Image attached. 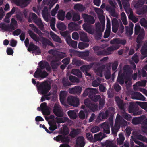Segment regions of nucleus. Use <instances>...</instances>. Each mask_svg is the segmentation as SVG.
Wrapping results in <instances>:
<instances>
[{
  "label": "nucleus",
  "mask_w": 147,
  "mask_h": 147,
  "mask_svg": "<svg viewBox=\"0 0 147 147\" xmlns=\"http://www.w3.org/2000/svg\"><path fill=\"white\" fill-rule=\"evenodd\" d=\"M98 91L96 89L88 88L85 90L82 96L85 97L88 95L92 101L96 102L101 98L99 95L96 94V93H98Z\"/></svg>",
  "instance_id": "obj_1"
},
{
  "label": "nucleus",
  "mask_w": 147,
  "mask_h": 147,
  "mask_svg": "<svg viewBox=\"0 0 147 147\" xmlns=\"http://www.w3.org/2000/svg\"><path fill=\"white\" fill-rule=\"evenodd\" d=\"M28 33L31 38L34 41L37 42H39L40 41L44 46L46 47L48 45L52 47H54L53 44L50 40L42 36L40 37V39L36 34L31 30Z\"/></svg>",
  "instance_id": "obj_2"
},
{
  "label": "nucleus",
  "mask_w": 147,
  "mask_h": 147,
  "mask_svg": "<svg viewBox=\"0 0 147 147\" xmlns=\"http://www.w3.org/2000/svg\"><path fill=\"white\" fill-rule=\"evenodd\" d=\"M146 118L144 115H142L138 117L134 118L132 120L133 124L137 125L141 124L142 130L144 132H147V118L145 119Z\"/></svg>",
  "instance_id": "obj_3"
},
{
  "label": "nucleus",
  "mask_w": 147,
  "mask_h": 147,
  "mask_svg": "<svg viewBox=\"0 0 147 147\" xmlns=\"http://www.w3.org/2000/svg\"><path fill=\"white\" fill-rule=\"evenodd\" d=\"M39 84V82H38L37 84V86L38 90L43 95L47 94L51 89V86L46 81L41 83L38 86V85Z\"/></svg>",
  "instance_id": "obj_4"
},
{
  "label": "nucleus",
  "mask_w": 147,
  "mask_h": 147,
  "mask_svg": "<svg viewBox=\"0 0 147 147\" xmlns=\"http://www.w3.org/2000/svg\"><path fill=\"white\" fill-rule=\"evenodd\" d=\"M79 100L77 97L70 96L67 98V103L70 105L77 107L79 105Z\"/></svg>",
  "instance_id": "obj_5"
},
{
  "label": "nucleus",
  "mask_w": 147,
  "mask_h": 147,
  "mask_svg": "<svg viewBox=\"0 0 147 147\" xmlns=\"http://www.w3.org/2000/svg\"><path fill=\"white\" fill-rule=\"evenodd\" d=\"M84 102L86 106L93 111H95L97 110V105L92 102L89 99L85 100Z\"/></svg>",
  "instance_id": "obj_6"
},
{
  "label": "nucleus",
  "mask_w": 147,
  "mask_h": 147,
  "mask_svg": "<svg viewBox=\"0 0 147 147\" xmlns=\"http://www.w3.org/2000/svg\"><path fill=\"white\" fill-rule=\"evenodd\" d=\"M48 75V73L45 71H42V70L40 69L37 68L34 74V76L35 78H44L47 76Z\"/></svg>",
  "instance_id": "obj_7"
},
{
  "label": "nucleus",
  "mask_w": 147,
  "mask_h": 147,
  "mask_svg": "<svg viewBox=\"0 0 147 147\" xmlns=\"http://www.w3.org/2000/svg\"><path fill=\"white\" fill-rule=\"evenodd\" d=\"M129 112L132 113L133 115H138L141 114V112L140 111H138L137 108L135 107L133 103L132 102L130 103L128 107Z\"/></svg>",
  "instance_id": "obj_8"
},
{
  "label": "nucleus",
  "mask_w": 147,
  "mask_h": 147,
  "mask_svg": "<svg viewBox=\"0 0 147 147\" xmlns=\"http://www.w3.org/2000/svg\"><path fill=\"white\" fill-rule=\"evenodd\" d=\"M13 2L18 6L23 8L30 4L31 2V0H13Z\"/></svg>",
  "instance_id": "obj_9"
},
{
  "label": "nucleus",
  "mask_w": 147,
  "mask_h": 147,
  "mask_svg": "<svg viewBox=\"0 0 147 147\" xmlns=\"http://www.w3.org/2000/svg\"><path fill=\"white\" fill-rule=\"evenodd\" d=\"M96 26L95 32L96 34V37L100 38L101 37L102 32L103 31L104 28L101 29V24L99 22H97L95 24Z\"/></svg>",
  "instance_id": "obj_10"
},
{
  "label": "nucleus",
  "mask_w": 147,
  "mask_h": 147,
  "mask_svg": "<svg viewBox=\"0 0 147 147\" xmlns=\"http://www.w3.org/2000/svg\"><path fill=\"white\" fill-rule=\"evenodd\" d=\"M123 74L125 76L129 78V77L132 74L133 70L132 68L128 65H125L123 67Z\"/></svg>",
  "instance_id": "obj_11"
},
{
  "label": "nucleus",
  "mask_w": 147,
  "mask_h": 147,
  "mask_svg": "<svg viewBox=\"0 0 147 147\" xmlns=\"http://www.w3.org/2000/svg\"><path fill=\"white\" fill-rule=\"evenodd\" d=\"M82 16L84 19V21L87 22L88 24H93L95 22V20L94 17L91 15L83 13L82 14Z\"/></svg>",
  "instance_id": "obj_12"
},
{
  "label": "nucleus",
  "mask_w": 147,
  "mask_h": 147,
  "mask_svg": "<svg viewBox=\"0 0 147 147\" xmlns=\"http://www.w3.org/2000/svg\"><path fill=\"white\" fill-rule=\"evenodd\" d=\"M53 113L57 117H62L63 114L62 111L61 110L59 105L55 104L53 107Z\"/></svg>",
  "instance_id": "obj_13"
},
{
  "label": "nucleus",
  "mask_w": 147,
  "mask_h": 147,
  "mask_svg": "<svg viewBox=\"0 0 147 147\" xmlns=\"http://www.w3.org/2000/svg\"><path fill=\"white\" fill-rule=\"evenodd\" d=\"M40 107L42 112L44 115H48L50 114V112L49 108L47 106L46 103H42L40 104Z\"/></svg>",
  "instance_id": "obj_14"
},
{
  "label": "nucleus",
  "mask_w": 147,
  "mask_h": 147,
  "mask_svg": "<svg viewBox=\"0 0 147 147\" xmlns=\"http://www.w3.org/2000/svg\"><path fill=\"white\" fill-rule=\"evenodd\" d=\"M110 121L105 122L100 125L101 129L104 133L109 134L110 133Z\"/></svg>",
  "instance_id": "obj_15"
},
{
  "label": "nucleus",
  "mask_w": 147,
  "mask_h": 147,
  "mask_svg": "<svg viewBox=\"0 0 147 147\" xmlns=\"http://www.w3.org/2000/svg\"><path fill=\"white\" fill-rule=\"evenodd\" d=\"M109 119L110 120V124L111 128L112 133L113 134H115L120 128V126L119 124L115 123L114 127L112 119Z\"/></svg>",
  "instance_id": "obj_16"
},
{
  "label": "nucleus",
  "mask_w": 147,
  "mask_h": 147,
  "mask_svg": "<svg viewBox=\"0 0 147 147\" xmlns=\"http://www.w3.org/2000/svg\"><path fill=\"white\" fill-rule=\"evenodd\" d=\"M100 47L98 46H95L93 47V49L94 53L98 56L107 55L106 51L105 49L99 50Z\"/></svg>",
  "instance_id": "obj_17"
},
{
  "label": "nucleus",
  "mask_w": 147,
  "mask_h": 147,
  "mask_svg": "<svg viewBox=\"0 0 147 147\" xmlns=\"http://www.w3.org/2000/svg\"><path fill=\"white\" fill-rule=\"evenodd\" d=\"M82 90V88L81 87L77 86L74 88H69V92L72 94H80Z\"/></svg>",
  "instance_id": "obj_18"
},
{
  "label": "nucleus",
  "mask_w": 147,
  "mask_h": 147,
  "mask_svg": "<svg viewBox=\"0 0 147 147\" xmlns=\"http://www.w3.org/2000/svg\"><path fill=\"white\" fill-rule=\"evenodd\" d=\"M132 99L139 100L142 101L145 100V97L141 94L138 92L133 93L131 94Z\"/></svg>",
  "instance_id": "obj_19"
},
{
  "label": "nucleus",
  "mask_w": 147,
  "mask_h": 147,
  "mask_svg": "<svg viewBox=\"0 0 147 147\" xmlns=\"http://www.w3.org/2000/svg\"><path fill=\"white\" fill-rule=\"evenodd\" d=\"M112 31L116 33L119 28V23L116 18H114L112 20Z\"/></svg>",
  "instance_id": "obj_20"
},
{
  "label": "nucleus",
  "mask_w": 147,
  "mask_h": 147,
  "mask_svg": "<svg viewBox=\"0 0 147 147\" xmlns=\"http://www.w3.org/2000/svg\"><path fill=\"white\" fill-rule=\"evenodd\" d=\"M116 7L111 6L109 5H107L106 7L107 11L109 12L111 16L113 17H117L118 15L116 13L115 8Z\"/></svg>",
  "instance_id": "obj_21"
},
{
  "label": "nucleus",
  "mask_w": 147,
  "mask_h": 147,
  "mask_svg": "<svg viewBox=\"0 0 147 147\" xmlns=\"http://www.w3.org/2000/svg\"><path fill=\"white\" fill-rule=\"evenodd\" d=\"M127 77L125 76L123 74L120 73L119 72L118 76V77L117 80V81L119 84L122 85L124 83V80L128 79Z\"/></svg>",
  "instance_id": "obj_22"
},
{
  "label": "nucleus",
  "mask_w": 147,
  "mask_h": 147,
  "mask_svg": "<svg viewBox=\"0 0 147 147\" xmlns=\"http://www.w3.org/2000/svg\"><path fill=\"white\" fill-rule=\"evenodd\" d=\"M76 144L80 147H83L85 144L84 137L82 136L78 137L76 140Z\"/></svg>",
  "instance_id": "obj_23"
},
{
  "label": "nucleus",
  "mask_w": 147,
  "mask_h": 147,
  "mask_svg": "<svg viewBox=\"0 0 147 147\" xmlns=\"http://www.w3.org/2000/svg\"><path fill=\"white\" fill-rule=\"evenodd\" d=\"M110 43L111 44H120L124 45L126 43V41L124 39L119 38H114L110 41Z\"/></svg>",
  "instance_id": "obj_24"
},
{
  "label": "nucleus",
  "mask_w": 147,
  "mask_h": 147,
  "mask_svg": "<svg viewBox=\"0 0 147 147\" xmlns=\"http://www.w3.org/2000/svg\"><path fill=\"white\" fill-rule=\"evenodd\" d=\"M79 34L80 39L81 41L86 42H89V40L88 38L87 35L86 33L83 31H80Z\"/></svg>",
  "instance_id": "obj_25"
},
{
  "label": "nucleus",
  "mask_w": 147,
  "mask_h": 147,
  "mask_svg": "<svg viewBox=\"0 0 147 147\" xmlns=\"http://www.w3.org/2000/svg\"><path fill=\"white\" fill-rule=\"evenodd\" d=\"M68 28L71 31L77 30L79 29V25L74 22H71L68 24Z\"/></svg>",
  "instance_id": "obj_26"
},
{
  "label": "nucleus",
  "mask_w": 147,
  "mask_h": 147,
  "mask_svg": "<svg viewBox=\"0 0 147 147\" xmlns=\"http://www.w3.org/2000/svg\"><path fill=\"white\" fill-rule=\"evenodd\" d=\"M94 63H90L89 65H83L80 67V69L85 73L88 72L94 65Z\"/></svg>",
  "instance_id": "obj_27"
},
{
  "label": "nucleus",
  "mask_w": 147,
  "mask_h": 147,
  "mask_svg": "<svg viewBox=\"0 0 147 147\" xmlns=\"http://www.w3.org/2000/svg\"><path fill=\"white\" fill-rule=\"evenodd\" d=\"M115 100L119 109L121 110L123 109L124 103L123 100L121 99L119 96H116Z\"/></svg>",
  "instance_id": "obj_28"
},
{
  "label": "nucleus",
  "mask_w": 147,
  "mask_h": 147,
  "mask_svg": "<svg viewBox=\"0 0 147 147\" xmlns=\"http://www.w3.org/2000/svg\"><path fill=\"white\" fill-rule=\"evenodd\" d=\"M119 47V46L118 45H112L106 49L107 55L111 54L113 51L118 49Z\"/></svg>",
  "instance_id": "obj_29"
},
{
  "label": "nucleus",
  "mask_w": 147,
  "mask_h": 147,
  "mask_svg": "<svg viewBox=\"0 0 147 147\" xmlns=\"http://www.w3.org/2000/svg\"><path fill=\"white\" fill-rule=\"evenodd\" d=\"M67 40L66 42L69 45L74 48H76L77 47V41L72 40L71 37H68Z\"/></svg>",
  "instance_id": "obj_30"
},
{
  "label": "nucleus",
  "mask_w": 147,
  "mask_h": 147,
  "mask_svg": "<svg viewBox=\"0 0 147 147\" xmlns=\"http://www.w3.org/2000/svg\"><path fill=\"white\" fill-rule=\"evenodd\" d=\"M50 36L54 41L59 43H61L62 42V40L61 38L52 31H51L50 32Z\"/></svg>",
  "instance_id": "obj_31"
},
{
  "label": "nucleus",
  "mask_w": 147,
  "mask_h": 147,
  "mask_svg": "<svg viewBox=\"0 0 147 147\" xmlns=\"http://www.w3.org/2000/svg\"><path fill=\"white\" fill-rule=\"evenodd\" d=\"M145 36V32L144 29H142L141 31L139 34L137 38L136 42H138L141 41L142 42V40L144 38Z\"/></svg>",
  "instance_id": "obj_32"
},
{
  "label": "nucleus",
  "mask_w": 147,
  "mask_h": 147,
  "mask_svg": "<svg viewBox=\"0 0 147 147\" xmlns=\"http://www.w3.org/2000/svg\"><path fill=\"white\" fill-rule=\"evenodd\" d=\"M74 9L80 12H82L85 9V7L82 4L79 3L75 4L74 6Z\"/></svg>",
  "instance_id": "obj_33"
},
{
  "label": "nucleus",
  "mask_w": 147,
  "mask_h": 147,
  "mask_svg": "<svg viewBox=\"0 0 147 147\" xmlns=\"http://www.w3.org/2000/svg\"><path fill=\"white\" fill-rule=\"evenodd\" d=\"M83 29L86 32L91 34L92 32V26L90 24H83Z\"/></svg>",
  "instance_id": "obj_34"
},
{
  "label": "nucleus",
  "mask_w": 147,
  "mask_h": 147,
  "mask_svg": "<svg viewBox=\"0 0 147 147\" xmlns=\"http://www.w3.org/2000/svg\"><path fill=\"white\" fill-rule=\"evenodd\" d=\"M38 18V16L36 14L33 13H31L28 18V20L29 22L31 23L32 22V20L34 22Z\"/></svg>",
  "instance_id": "obj_35"
},
{
  "label": "nucleus",
  "mask_w": 147,
  "mask_h": 147,
  "mask_svg": "<svg viewBox=\"0 0 147 147\" xmlns=\"http://www.w3.org/2000/svg\"><path fill=\"white\" fill-rule=\"evenodd\" d=\"M103 133L100 132L98 134L94 135V138L95 141H100L103 139L105 137V136H102Z\"/></svg>",
  "instance_id": "obj_36"
},
{
  "label": "nucleus",
  "mask_w": 147,
  "mask_h": 147,
  "mask_svg": "<svg viewBox=\"0 0 147 147\" xmlns=\"http://www.w3.org/2000/svg\"><path fill=\"white\" fill-rule=\"evenodd\" d=\"M42 15L45 21L47 22H48L49 21L48 13V9L47 8H44V10H42Z\"/></svg>",
  "instance_id": "obj_37"
},
{
  "label": "nucleus",
  "mask_w": 147,
  "mask_h": 147,
  "mask_svg": "<svg viewBox=\"0 0 147 147\" xmlns=\"http://www.w3.org/2000/svg\"><path fill=\"white\" fill-rule=\"evenodd\" d=\"M72 74L77 76L80 78L82 77V74L81 72L78 69H74L71 71Z\"/></svg>",
  "instance_id": "obj_38"
},
{
  "label": "nucleus",
  "mask_w": 147,
  "mask_h": 147,
  "mask_svg": "<svg viewBox=\"0 0 147 147\" xmlns=\"http://www.w3.org/2000/svg\"><path fill=\"white\" fill-rule=\"evenodd\" d=\"M105 68V66L103 65L98 67L96 70V72L98 75L100 77H102L103 71H104Z\"/></svg>",
  "instance_id": "obj_39"
},
{
  "label": "nucleus",
  "mask_w": 147,
  "mask_h": 147,
  "mask_svg": "<svg viewBox=\"0 0 147 147\" xmlns=\"http://www.w3.org/2000/svg\"><path fill=\"white\" fill-rule=\"evenodd\" d=\"M65 12L63 10L59 11L57 14L58 18L60 20H63L65 19Z\"/></svg>",
  "instance_id": "obj_40"
},
{
  "label": "nucleus",
  "mask_w": 147,
  "mask_h": 147,
  "mask_svg": "<svg viewBox=\"0 0 147 147\" xmlns=\"http://www.w3.org/2000/svg\"><path fill=\"white\" fill-rule=\"evenodd\" d=\"M88 115V113L86 111H84L81 110L79 113V117L82 119H85L86 116L87 117Z\"/></svg>",
  "instance_id": "obj_41"
},
{
  "label": "nucleus",
  "mask_w": 147,
  "mask_h": 147,
  "mask_svg": "<svg viewBox=\"0 0 147 147\" xmlns=\"http://www.w3.org/2000/svg\"><path fill=\"white\" fill-rule=\"evenodd\" d=\"M34 22L41 30H42L44 28V25L40 18H38Z\"/></svg>",
  "instance_id": "obj_42"
},
{
  "label": "nucleus",
  "mask_w": 147,
  "mask_h": 147,
  "mask_svg": "<svg viewBox=\"0 0 147 147\" xmlns=\"http://www.w3.org/2000/svg\"><path fill=\"white\" fill-rule=\"evenodd\" d=\"M67 114L69 117L71 119H74L76 118L77 116L74 110H69Z\"/></svg>",
  "instance_id": "obj_43"
},
{
  "label": "nucleus",
  "mask_w": 147,
  "mask_h": 147,
  "mask_svg": "<svg viewBox=\"0 0 147 147\" xmlns=\"http://www.w3.org/2000/svg\"><path fill=\"white\" fill-rule=\"evenodd\" d=\"M57 28L59 30H64L66 29V26L63 22H60L57 25Z\"/></svg>",
  "instance_id": "obj_44"
},
{
  "label": "nucleus",
  "mask_w": 147,
  "mask_h": 147,
  "mask_svg": "<svg viewBox=\"0 0 147 147\" xmlns=\"http://www.w3.org/2000/svg\"><path fill=\"white\" fill-rule=\"evenodd\" d=\"M62 83L63 86L65 87H66L67 86L71 85V83L65 77H64L62 79Z\"/></svg>",
  "instance_id": "obj_45"
},
{
  "label": "nucleus",
  "mask_w": 147,
  "mask_h": 147,
  "mask_svg": "<svg viewBox=\"0 0 147 147\" xmlns=\"http://www.w3.org/2000/svg\"><path fill=\"white\" fill-rule=\"evenodd\" d=\"M48 63V62L42 60L40 61L38 64L39 69L42 70L45 68Z\"/></svg>",
  "instance_id": "obj_46"
},
{
  "label": "nucleus",
  "mask_w": 147,
  "mask_h": 147,
  "mask_svg": "<svg viewBox=\"0 0 147 147\" xmlns=\"http://www.w3.org/2000/svg\"><path fill=\"white\" fill-rule=\"evenodd\" d=\"M79 134V132L78 129H73L70 132L69 135L72 138H74Z\"/></svg>",
  "instance_id": "obj_47"
},
{
  "label": "nucleus",
  "mask_w": 147,
  "mask_h": 147,
  "mask_svg": "<svg viewBox=\"0 0 147 147\" xmlns=\"http://www.w3.org/2000/svg\"><path fill=\"white\" fill-rule=\"evenodd\" d=\"M80 19V15L76 12H74L73 14L72 20L73 21H79Z\"/></svg>",
  "instance_id": "obj_48"
},
{
  "label": "nucleus",
  "mask_w": 147,
  "mask_h": 147,
  "mask_svg": "<svg viewBox=\"0 0 147 147\" xmlns=\"http://www.w3.org/2000/svg\"><path fill=\"white\" fill-rule=\"evenodd\" d=\"M89 46V44L85 42H80L78 45V47L80 49H84Z\"/></svg>",
  "instance_id": "obj_49"
},
{
  "label": "nucleus",
  "mask_w": 147,
  "mask_h": 147,
  "mask_svg": "<svg viewBox=\"0 0 147 147\" xmlns=\"http://www.w3.org/2000/svg\"><path fill=\"white\" fill-rule=\"evenodd\" d=\"M101 117L102 119H104L107 118L109 115V111L108 110H106L105 113L101 112H100L99 114Z\"/></svg>",
  "instance_id": "obj_50"
},
{
  "label": "nucleus",
  "mask_w": 147,
  "mask_h": 147,
  "mask_svg": "<svg viewBox=\"0 0 147 147\" xmlns=\"http://www.w3.org/2000/svg\"><path fill=\"white\" fill-rule=\"evenodd\" d=\"M60 34L65 39L66 42L67 41V39L68 37H71L69 32L67 31L60 32Z\"/></svg>",
  "instance_id": "obj_51"
},
{
  "label": "nucleus",
  "mask_w": 147,
  "mask_h": 147,
  "mask_svg": "<svg viewBox=\"0 0 147 147\" xmlns=\"http://www.w3.org/2000/svg\"><path fill=\"white\" fill-rule=\"evenodd\" d=\"M119 139L117 140V144H118L121 145L122 144L125 139L124 137L122 134H119Z\"/></svg>",
  "instance_id": "obj_52"
},
{
  "label": "nucleus",
  "mask_w": 147,
  "mask_h": 147,
  "mask_svg": "<svg viewBox=\"0 0 147 147\" xmlns=\"http://www.w3.org/2000/svg\"><path fill=\"white\" fill-rule=\"evenodd\" d=\"M141 52L142 55H146L147 54V43L146 42L142 47L141 49Z\"/></svg>",
  "instance_id": "obj_53"
},
{
  "label": "nucleus",
  "mask_w": 147,
  "mask_h": 147,
  "mask_svg": "<svg viewBox=\"0 0 147 147\" xmlns=\"http://www.w3.org/2000/svg\"><path fill=\"white\" fill-rule=\"evenodd\" d=\"M144 3V1L142 0H139L134 5L135 8H138L141 7Z\"/></svg>",
  "instance_id": "obj_54"
},
{
  "label": "nucleus",
  "mask_w": 147,
  "mask_h": 147,
  "mask_svg": "<svg viewBox=\"0 0 147 147\" xmlns=\"http://www.w3.org/2000/svg\"><path fill=\"white\" fill-rule=\"evenodd\" d=\"M136 138L137 139H138L147 143V138L142 135L141 134L137 135H136Z\"/></svg>",
  "instance_id": "obj_55"
},
{
  "label": "nucleus",
  "mask_w": 147,
  "mask_h": 147,
  "mask_svg": "<svg viewBox=\"0 0 147 147\" xmlns=\"http://www.w3.org/2000/svg\"><path fill=\"white\" fill-rule=\"evenodd\" d=\"M55 119L57 120V122L60 123H64L66 121H68L69 120V119L67 117L60 118L56 117Z\"/></svg>",
  "instance_id": "obj_56"
},
{
  "label": "nucleus",
  "mask_w": 147,
  "mask_h": 147,
  "mask_svg": "<svg viewBox=\"0 0 147 147\" xmlns=\"http://www.w3.org/2000/svg\"><path fill=\"white\" fill-rule=\"evenodd\" d=\"M147 82V81L146 80H143L141 81L137 82L136 83V84L138 86L144 87L146 86Z\"/></svg>",
  "instance_id": "obj_57"
},
{
  "label": "nucleus",
  "mask_w": 147,
  "mask_h": 147,
  "mask_svg": "<svg viewBox=\"0 0 147 147\" xmlns=\"http://www.w3.org/2000/svg\"><path fill=\"white\" fill-rule=\"evenodd\" d=\"M121 115L123 117L128 121H130L132 118L130 115L125 112H123Z\"/></svg>",
  "instance_id": "obj_58"
},
{
  "label": "nucleus",
  "mask_w": 147,
  "mask_h": 147,
  "mask_svg": "<svg viewBox=\"0 0 147 147\" xmlns=\"http://www.w3.org/2000/svg\"><path fill=\"white\" fill-rule=\"evenodd\" d=\"M139 23L142 26L147 28V21L144 18H142L140 20Z\"/></svg>",
  "instance_id": "obj_59"
},
{
  "label": "nucleus",
  "mask_w": 147,
  "mask_h": 147,
  "mask_svg": "<svg viewBox=\"0 0 147 147\" xmlns=\"http://www.w3.org/2000/svg\"><path fill=\"white\" fill-rule=\"evenodd\" d=\"M126 34L128 35L131 36L133 33V28H129L128 26H125Z\"/></svg>",
  "instance_id": "obj_60"
},
{
  "label": "nucleus",
  "mask_w": 147,
  "mask_h": 147,
  "mask_svg": "<svg viewBox=\"0 0 147 147\" xmlns=\"http://www.w3.org/2000/svg\"><path fill=\"white\" fill-rule=\"evenodd\" d=\"M72 63L74 65L77 66H80L82 64V61L76 59H74Z\"/></svg>",
  "instance_id": "obj_61"
},
{
  "label": "nucleus",
  "mask_w": 147,
  "mask_h": 147,
  "mask_svg": "<svg viewBox=\"0 0 147 147\" xmlns=\"http://www.w3.org/2000/svg\"><path fill=\"white\" fill-rule=\"evenodd\" d=\"M69 80L72 82L77 83L79 82V80L76 77L73 76L71 75L69 76Z\"/></svg>",
  "instance_id": "obj_62"
},
{
  "label": "nucleus",
  "mask_w": 147,
  "mask_h": 147,
  "mask_svg": "<svg viewBox=\"0 0 147 147\" xmlns=\"http://www.w3.org/2000/svg\"><path fill=\"white\" fill-rule=\"evenodd\" d=\"M104 76L106 79H109L111 78V73L109 69H107L105 72Z\"/></svg>",
  "instance_id": "obj_63"
},
{
  "label": "nucleus",
  "mask_w": 147,
  "mask_h": 147,
  "mask_svg": "<svg viewBox=\"0 0 147 147\" xmlns=\"http://www.w3.org/2000/svg\"><path fill=\"white\" fill-rule=\"evenodd\" d=\"M118 63V61H115L112 63V69L113 71H115V73L117 69Z\"/></svg>",
  "instance_id": "obj_64"
}]
</instances>
